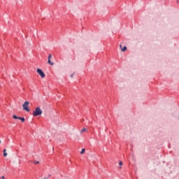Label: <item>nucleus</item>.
<instances>
[{
	"label": "nucleus",
	"instance_id": "obj_16",
	"mask_svg": "<svg viewBox=\"0 0 179 179\" xmlns=\"http://www.w3.org/2000/svg\"><path fill=\"white\" fill-rule=\"evenodd\" d=\"M71 78H73V74H71Z\"/></svg>",
	"mask_w": 179,
	"mask_h": 179
},
{
	"label": "nucleus",
	"instance_id": "obj_14",
	"mask_svg": "<svg viewBox=\"0 0 179 179\" xmlns=\"http://www.w3.org/2000/svg\"><path fill=\"white\" fill-rule=\"evenodd\" d=\"M119 166H122V162L120 161V162H119Z\"/></svg>",
	"mask_w": 179,
	"mask_h": 179
},
{
	"label": "nucleus",
	"instance_id": "obj_2",
	"mask_svg": "<svg viewBox=\"0 0 179 179\" xmlns=\"http://www.w3.org/2000/svg\"><path fill=\"white\" fill-rule=\"evenodd\" d=\"M29 101H25L24 103V104L22 105L23 110H24L25 111H27V112L30 111V109L29 108Z\"/></svg>",
	"mask_w": 179,
	"mask_h": 179
},
{
	"label": "nucleus",
	"instance_id": "obj_17",
	"mask_svg": "<svg viewBox=\"0 0 179 179\" xmlns=\"http://www.w3.org/2000/svg\"><path fill=\"white\" fill-rule=\"evenodd\" d=\"M1 178H2V179H5V176H2Z\"/></svg>",
	"mask_w": 179,
	"mask_h": 179
},
{
	"label": "nucleus",
	"instance_id": "obj_18",
	"mask_svg": "<svg viewBox=\"0 0 179 179\" xmlns=\"http://www.w3.org/2000/svg\"><path fill=\"white\" fill-rule=\"evenodd\" d=\"M0 143H1V140H0Z\"/></svg>",
	"mask_w": 179,
	"mask_h": 179
},
{
	"label": "nucleus",
	"instance_id": "obj_8",
	"mask_svg": "<svg viewBox=\"0 0 179 179\" xmlns=\"http://www.w3.org/2000/svg\"><path fill=\"white\" fill-rule=\"evenodd\" d=\"M86 131H87V129L84 128V129H83L80 131V132H81V134H83V132H86Z\"/></svg>",
	"mask_w": 179,
	"mask_h": 179
},
{
	"label": "nucleus",
	"instance_id": "obj_3",
	"mask_svg": "<svg viewBox=\"0 0 179 179\" xmlns=\"http://www.w3.org/2000/svg\"><path fill=\"white\" fill-rule=\"evenodd\" d=\"M37 73L41 78H45V74H44V72H43L42 69H37Z\"/></svg>",
	"mask_w": 179,
	"mask_h": 179
},
{
	"label": "nucleus",
	"instance_id": "obj_7",
	"mask_svg": "<svg viewBox=\"0 0 179 179\" xmlns=\"http://www.w3.org/2000/svg\"><path fill=\"white\" fill-rule=\"evenodd\" d=\"M18 120H20L22 122H24V117H18Z\"/></svg>",
	"mask_w": 179,
	"mask_h": 179
},
{
	"label": "nucleus",
	"instance_id": "obj_13",
	"mask_svg": "<svg viewBox=\"0 0 179 179\" xmlns=\"http://www.w3.org/2000/svg\"><path fill=\"white\" fill-rule=\"evenodd\" d=\"M34 164H39L40 162L37 161V162H34Z\"/></svg>",
	"mask_w": 179,
	"mask_h": 179
},
{
	"label": "nucleus",
	"instance_id": "obj_15",
	"mask_svg": "<svg viewBox=\"0 0 179 179\" xmlns=\"http://www.w3.org/2000/svg\"><path fill=\"white\" fill-rule=\"evenodd\" d=\"M176 2H177V3H178V4H179V0H177V1H176Z\"/></svg>",
	"mask_w": 179,
	"mask_h": 179
},
{
	"label": "nucleus",
	"instance_id": "obj_4",
	"mask_svg": "<svg viewBox=\"0 0 179 179\" xmlns=\"http://www.w3.org/2000/svg\"><path fill=\"white\" fill-rule=\"evenodd\" d=\"M120 48L123 52L127 50V46L122 48V45H120Z\"/></svg>",
	"mask_w": 179,
	"mask_h": 179
},
{
	"label": "nucleus",
	"instance_id": "obj_12",
	"mask_svg": "<svg viewBox=\"0 0 179 179\" xmlns=\"http://www.w3.org/2000/svg\"><path fill=\"white\" fill-rule=\"evenodd\" d=\"M50 177H51V175H48V176L45 177L43 179H48Z\"/></svg>",
	"mask_w": 179,
	"mask_h": 179
},
{
	"label": "nucleus",
	"instance_id": "obj_11",
	"mask_svg": "<svg viewBox=\"0 0 179 179\" xmlns=\"http://www.w3.org/2000/svg\"><path fill=\"white\" fill-rule=\"evenodd\" d=\"M85 148H83L82 150H81V152H80V154L81 155H83V153H85Z\"/></svg>",
	"mask_w": 179,
	"mask_h": 179
},
{
	"label": "nucleus",
	"instance_id": "obj_9",
	"mask_svg": "<svg viewBox=\"0 0 179 179\" xmlns=\"http://www.w3.org/2000/svg\"><path fill=\"white\" fill-rule=\"evenodd\" d=\"M19 117H17V116H16L15 115L13 116V118H14V120H19Z\"/></svg>",
	"mask_w": 179,
	"mask_h": 179
},
{
	"label": "nucleus",
	"instance_id": "obj_10",
	"mask_svg": "<svg viewBox=\"0 0 179 179\" xmlns=\"http://www.w3.org/2000/svg\"><path fill=\"white\" fill-rule=\"evenodd\" d=\"M51 58H52V55H49L48 57V59H51Z\"/></svg>",
	"mask_w": 179,
	"mask_h": 179
},
{
	"label": "nucleus",
	"instance_id": "obj_1",
	"mask_svg": "<svg viewBox=\"0 0 179 179\" xmlns=\"http://www.w3.org/2000/svg\"><path fill=\"white\" fill-rule=\"evenodd\" d=\"M43 114V110L40 107L36 108L35 110L33 112L34 117H38V115H41Z\"/></svg>",
	"mask_w": 179,
	"mask_h": 179
},
{
	"label": "nucleus",
	"instance_id": "obj_6",
	"mask_svg": "<svg viewBox=\"0 0 179 179\" xmlns=\"http://www.w3.org/2000/svg\"><path fill=\"white\" fill-rule=\"evenodd\" d=\"M3 156L4 157H6L8 156V153H6V149L3 150Z\"/></svg>",
	"mask_w": 179,
	"mask_h": 179
},
{
	"label": "nucleus",
	"instance_id": "obj_5",
	"mask_svg": "<svg viewBox=\"0 0 179 179\" xmlns=\"http://www.w3.org/2000/svg\"><path fill=\"white\" fill-rule=\"evenodd\" d=\"M48 64H49V65H51V66L54 65V62H51V59H48Z\"/></svg>",
	"mask_w": 179,
	"mask_h": 179
}]
</instances>
